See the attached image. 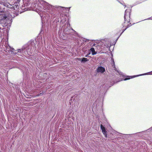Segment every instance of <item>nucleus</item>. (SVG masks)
I'll use <instances>...</instances> for the list:
<instances>
[{
	"label": "nucleus",
	"instance_id": "10",
	"mask_svg": "<svg viewBox=\"0 0 152 152\" xmlns=\"http://www.w3.org/2000/svg\"><path fill=\"white\" fill-rule=\"evenodd\" d=\"M66 9H69V8H66Z\"/></svg>",
	"mask_w": 152,
	"mask_h": 152
},
{
	"label": "nucleus",
	"instance_id": "5",
	"mask_svg": "<svg viewBox=\"0 0 152 152\" xmlns=\"http://www.w3.org/2000/svg\"><path fill=\"white\" fill-rule=\"evenodd\" d=\"M88 60L87 59V58H83L81 60V62H85L87 61H88Z\"/></svg>",
	"mask_w": 152,
	"mask_h": 152
},
{
	"label": "nucleus",
	"instance_id": "1",
	"mask_svg": "<svg viewBox=\"0 0 152 152\" xmlns=\"http://www.w3.org/2000/svg\"><path fill=\"white\" fill-rule=\"evenodd\" d=\"M131 10L130 9H126L125 12L124 19V22L123 25V27H125L124 29H123V32L128 28L131 26V23H130V15Z\"/></svg>",
	"mask_w": 152,
	"mask_h": 152
},
{
	"label": "nucleus",
	"instance_id": "9",
	"mask_svg": "<svg viewBox=\"0 0 152 152\" xmlns=\"http://www.w3.org/2000/svg\"><path fill=\"white\" fill-rule=\"evenodd\" d=\"M88 56V55H87L86 56H85V57H87Z\"/></svg>",
	"mask_w": 152,
	"mask_h": 152
},
{
	"label": "nucleus",
	"instance_id": "4",
	"mask_svg": "<svg viewBox=\"0 0 152 152\" xmlns=\"http://www.w3.org/2000/svg\"><path fill=\"white\" fill-rule=\"evenodd\" d=\"M90 50L91 52L92 55H94L96 54V52H95L94 48H91Z\"/></svg>",
	"mask_w": 152,
	"mask_h": 152
},
{
	"label": "nucleus",
	"instance_id": "3",
	"mask_svg": "<svg viewBox=\"0 0 152 152\" xmlns=\"http://www.w3.org/2000/svg\"><path fill=\"white\" fill-rule=\"evenodd\" d=\"M105 71V69L101 66L98 67L97 69V72H101V73H103Z\"/></svg>",
	"mask_w": 152,
	"mask_h": 152
},
{
	"label": "nucleus",
	"instance_id": "7",
	"mask_svg": "<svg viewBox=\"0 0 152 152\" xmlns=\"http://www.w3.org/2000/svg\"><path fill=\"white\" fill-rule=\"evenodd\" d=\"M129 79H130V78H125L124 79V80H129Z\"/></svg>",
	"mask_w": 152,
	"mask_h": 152
},
{
	"label": "nucleus",
	"instance_id": "6",
	"mask_svg": "<svg viewBox=\"0 0 152 152\" xmlns=\"http://www.w3.org/2000/svg\"><path fill=\"white\" fill-rule=\"evenodd\" d=\"M13 7V9H14V10H15L16 9H17L18 8V5H16L15 4L14 6H13V7Z\"/></svg>",
	"mask_w": 152,
	"mask_h": 152
},
{
	"label": "nucleus",
	"instance_id": "2",
	"mask_svg": "<svg viewBox=\"0 0 152 152\" xmlns=\"http://www.w3.org/2000/svg\"><path fill=\"white\" fill-rule=\"evenodd\" d=\"M100 128L102 130V132L105 137H107V131L106 130L105 128L102 124H101L100 125Z\"/></svg>",
	"mask_w": 152,
	"mask_h": 152
},
{
	"label": "nucleus",
	"instance_id": "8",
	"mask_svg": "<svg viewBox=\"0 0 152 152\" xmlns=\"http://www.w3.org/2000/svg\"><path fill=\"white\" fill-rule=\"evenodd\" d=\"M42 94V93H40V94H38L37 95V96H41V94Z\"/></svg>",
	"mask_w": 152,
	"mask_h": 152
}]
</instances>
